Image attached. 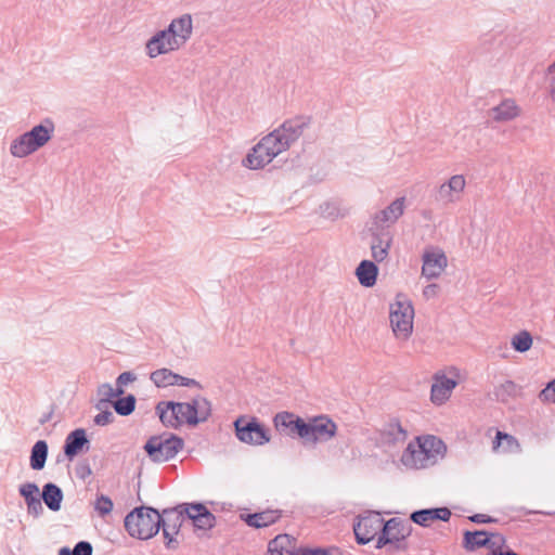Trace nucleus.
Segmentation results:
<instances>
[{"label": "nucleus", "mask_w": 555, "mask_h": 555, "mask_svg": "<svg viewBox=\"0 0 555 555\" xmlns=\"http://www.w3.org/2000/svg\"><path fill=\"white\" fill-rule=\"evenodd\" d=\"M466 188V179L463 175H454L437 189V199L444 205L455 204L462 199Z\"/></svg>", "instance_id": "13"}, {"label": "nucleus", "mask_w": 555, "mask_h": 555, "mask_svg": "<svg viewBox=\"0 0 555 555\" xmlns=\"http://www.w3.org/2000/svg\"><path fill=\"white\" fill-rule=\"evenodd\" d=\"M135 375L131 372H124L121 373L117 379H116V385L117 386H125L129 383H132L135 380Z\"/></svg>", "instance_id": "47"}, {"label": "nucleus", "mask_w": 555, "mask_h": 555, "mask_svg": "<svg viewBox=\"0 0 555 555\" xmlns=\"http://www.w3.org/2000/svg\"><path fill=\"white\" fill-rule=\"evenodd\" d=\"M307 434L305 443H323L327 442L336 436L337 425L326 415H319L306 421Z\"/></svg>", "instance_id": "10"}, {"label": "nucleus", "mask_w": 555, "mask_h": 555, "mask_svg": "<svg viewBox=\"0 0 555 555\" xmlns=\"http://www.w3.org/2000/svg\"><path fill=\"white\" fill-rule=\"evenodd\" d=\"M38 151L34 144L28 140V137L23 133L15 138L10 145V153L17 158H24Z\"/></svg>", "instance_id": "33"}, {"label": "nucleus", "mask_w": 555, "mask_h": 555, "mask_svg": "<svg viewBox=\"0 0 555 555\" xmlns=\"http://www.w3.org/2000/svg\"><path fill=\"white\" fill-rule=\"evenodd\" d=\"M521 113L514 99H504L488 111V116L495 122H508L516 119Z\"/></svg>", "instance_id": "17"}, {"label": "nucleus", "mask_w": 555, "mask_h": 555, "mask_svg": "<svg viewBox=\"0 0 555 555\" xmlns=\"http://www.w3.org/2000/svg\"><path fill=\"white\" fill-rule=\"evenodd\" d=\"M113 501L104 494L99 495L94 502V509L102 517L108 515L113 511Z\"/></svg>", "instance_id": "40"}, {"label": "nucleus", "mask_w": 555, "mask_h": 555, "mask_svg": "<svg viewBox=\"0 0 555 555\" xmlns=\"http://www.w3.org/2000/svg\"><path fill=\"white\" fill-rule=\"evenodd\" d=\"M385 521L379 513H369L361 516L358 522L353 526L357 542L366 544L371 542L377 534L383 531Z\"/></svg>", "instance_id": "11"}, {"label": "nucleus", "mask_w": 555, "mask_h": 555, "mask_svg": "<svg viewBox=\"0 0 555 555\" xmlns=\"http://www.w3.org/2000/svg\"><path fill=\"white\" fill-rule=\"evenodd\" d=\"M539 399L543 402H555V379L540 391Z\"/></svg>", "instance_id": "44"}, {"label": "nucleus", "mask_w": 555, "mask_h": 555, "mask_svg": "<svg viewBox=\"0 0 555 555\" xmlns=\"http://www.w3.org/2000/svg\"><path fill=\"white\" fill-rule=\"evenodd\" d=\"M422 276L427 280L438 279L448 266L444 251L438 247H428L422 256Z\"/></svg>", "instance_id": "12"}, {"label": "nucleus", "mask_w": 555, "mask_h": 555, "mask_svg": "<svg viewBox=\"0 0 555 555\" xmlns=\"http://www.w3.org/2000/svg\"><path fill=\"white\" fill-rule=\"evenodd\" d=\"M304 125L287 120L264 135L246 155L243 165L256 170L270 164L274 157L287 151L302 134Z\"/></svg>", "instance_id": "1"}, {"label": "nucleus", "mask_w": 555, "mask_h": 555, "mask_svg": "<svg viewBox=\"0 0 555 555\" xmlns=\"http://www.w3.org/2000/svg\"><path fill=\"white\" fill-rule=\"evenodd\" d=\"M392 243V237L389 233H376L373 235L371 242L372 257L376 262L384 261L388 255Z\"/></svg>", "instance_id": "27"}, {"label": "nucleus", "mask_w": 555, "mask_h": 555, "mask_svg": "<svg viewBox=\"0 0 555 555\" xmlns=\"http://www.w3.org/2000/svg\"><path fill=\"white\" fill-rule=\"evenodd\" d=\"M114 398H117L121 395H124L122 386H117L116 388H113Z\"/></svg>", "instance_id": "53"}, {"label": "nucleus", "mask_w": 555, "mask_h": 555, "mask_svg": "<svg viewBox=\"0 0 555 555\" xmlns=\"http://www.w3.org/2000/svg\"><path fill=\"white\" fill-rule=\"evenodd\" d=\"M378 274L377 266L370 260H362L356 269V276L364 287H372L376 284Z\"/></svg>", "instance_id": "29"}, {"label": "nucleus", "mask_w": 555, "mask_h": 555, "mask_svg": "<svg viewBox=\"0 0 555 555\" xmlns=\"http://www.w3.org/2000/svg\"><path fill=\"white\" fill-rule=\"evenodd\" d=\"M101 412L94 416V424L98 426H106L113 423L115 416L112 411L107 408L100 410Z\"/></svg>", "instance_id": "43"}, {"label": "nucleus", "mask_w": 555, "mask_h": 555, "mask_svg": "<svg viewBox=\"0 0 555 555\" xmlns=\"http://www.w3.org/2000/svg\"><path fill=\"white\" fill-rule=\"evenodd\" d=\"M281 517V512L278 509H267L263 512L247 514L242 516L244 521L254 528H264L268 527L275 521H278Z\"/></svg>", "instance_id": "28"}, {"label": "nucleus", "mask_w": 555, "mask_h": 555, "mask_svg": "<svg viewBox=\"0 0 555 555\" xmlns=\"http://www.w3.org/2000/svg\"><path fill=\"white\" fill-rule=\"evenodd\" d=\"M439 293V286L437 284H429L424 287L423 295L425 298L430 299L437 297Z\"/></svg>", "instance_id": "49"}, {"label": "nucleus", "mask_w": 555, "mask_h": 555, "mask_svg": "<svg viewBox=\"0 0 555 555\" xmlns=\"http://www.w3.org/2000/svg\"><path fill=\"white\" fill-rule=\"evenodd\" d=\"M77 476L81 479H85L86 477L90 476L91 475V468L89 467L88 464H83V465H79L77 467Z\"/></svg>", "instance_id": "52"}, {"label": "nucleus", "mask_w": 555, "mask_h": 555, "mask_svg": "<svg viewBox=\"0 0 555 555\" xmlns=\"http://www.w3.org/2000/svg\"><path fill=\"white\" fill-rule=\"evenodd\" d=\"M188 519L199 529H210L215 526V516L201 503L189 504L184 508Z\"/></svg>", "instance_id": "21"}, {"label": "nucleus", "mask_w": 555, "mask_h": 555, "mask_svg": "<svg viewBox=\"0 0 555 555\" xmlns=\"http://www.w3.org/2000/svg\"><path fill=\"white\" fill-rule=\"evenodd\" d=\"M412 527L408 521L399 518H391L385 521L382 533L377 538L376 547L382 548L389 545V551H405V539L411 534Z\"/></svg>", "instance_id": "6"}, {"label": "nucleus", "mask_w": 555, "mask_h": 555, "mask_svg": "<svg viewBox=\"0 0 555 555\" xmlns=\"http://www.w3.org/2000/svg\"><path fill=\"white\" fill-rule=\"evenodd\" d=\"M165 30L169 34L172 40L179 44V48L181 49L192 36V16L190 14H183L177 18H173Z\"/></svg>", "instance_id": "16"}, {"label": "nucleus", "mask_w": 555, "mask_h": 555, "mask_svg": "<svg viewBox=\"0 0 555 555\" xmlns=\"http://www.w3.org/2000/svg\"><path fill=\"white\" fill-rule=\"evenodd\" d=\"M48 456V444L44 440L37 441L30 454V467L35 470H40L44 467Z\"/></svg>", "instance_id": "34"}, {"label": "nucleus", "mask_w": 555, "mask_h": 555, "mask_svg": "<svg viewBox=\"0 0 555 555\" xmlns=\"http://www.w3.org/2000/svg\"><path fill=\"white\" fill-rule=\"evenodd\" d=\"M235 434L240 441L254 446H262L270 441L268 430L255 417L248 420L240 416L234 422Z\"/></svg>", "instance_id": "8"}, {"label": "nucleus", "mask_w": 555, "mask_h": 555, "mask_svg": "<svg viewBox=\"0 0 555 555\" xmlns=\"http://www.w3.org/2000/svg\"><path fill=\"white\" fill-rule=\"evenodd\" d=\"M533 344L531 334L528 331H520L515 334L511 339L512 347L518 352L528 351Z\"/></svg>", "instance_id": "36"}, {"label": "nucleus", "mask_w": 555, "mask_h": 555, "mask_svg": "<svg viewBox=\"0 0 555 555\" xmlns=\"http://www.w3.org/2000/svg\"><path fill=\"white\" fill-rule=\"evenodd\" d=\"M96 395L99 397V401L95 404L98 410L107 408L108 403H113L112 400L114 399V393L113 386L111 384L105 383L100 385L98 387Z\"/></svg>", "instance_id": "39"}, {"label": "nucleus", "mask_w": 555, "mask_h": 555, "mask_svg": "<svg viewBox=\"0 0 555 555\" xmlns=\"http://www.w3.org/2000/svg\"><path fill=\"white\" fill-rule=\"evenodd\" d=\"M115 411L122 416H127L134 411L135 398L133 395H128L125 398H119L113 402Z\"/></svg>", "instance_id": "38"}, {"label": "nucleus", "mask_w": 555, "mask_h": 555, "mask_svg": "<svg viewBox=\"0 0 555 555\" xmlns=\"http://www.w3.org/2000/svg\"><path fill=\"white\" fill-rule=\"evenodd\" d=\"M469 520L476 524H490L494 522L495 519L486 514H475L469 517Z\"/></svg>", "instance_id": "50"}, {"label": "nucleus", "mask_w": 555, "mask_h": 555, "mask_svg": "<svg viewBox=\"0 0 555 555\" xmlns=\"http://www.w3.org/2000/svg\"><path fill=\"white\" fill-rule=\"evenodd\" d=\"M414 308L404 295H397L389 307V321L393 335L399 340H408L413 332Z\"/></svg>", "instance_id": "4"}, {"label": "nucleus", "mask_w": 555, "mask_h": 555, "mask_svg": "<svg viewBox=\"0 0 555 555\" xmlns=\"http://www.w3.org/2000/svg\"><path fill=\"white\" fill-rule=\"evenodd\" d=\"M488 555H503V552H492V551H491V553H490V554H488Z\"/></svg>", "instance_id": "55"}, {"label": "nucleus", "mask_w": 555, "mask_h": 555, "mask_svg": "<svg viewBox=\"0 0 555 555\" xmlns=\"http://www.w3.org/2000/svg\"><path fill=\"white\" fill-rule=\"evenodd\" d=\"M488 533L485 530L465 531L463 539V547L466 551L473 552L480 547H487Z\"/></svg>", "instance_id": "32"}, {"label": "nucleus", "mask_w": 555, "mask_h": 555, "mask_svg": "<svg viewBox=\"0 0 555 555\" xmlns=\"http://www.w3.org/2000/svg\"><path fill=\"white\" fill-rule=\"evenodd\" d=\"M545 86L548 96L555 102V61L545 70Z\"/></svg>", "instance_id": "41"}, {"label": "nucleus", "mask_w": 555, "mask_h": 555, "mask_svg": "<svg viewBox=\"0 0 555 555\" xmlns=\"http://www.w3.org/2000/svg\"><path fill=\"white\" fill-rule=\"evenodd\" d=\"M503 439L507 440L508 442H513L515 440L513 436H511L508 434H504L502 431H498L496 436H495V440L493 441V449L494 450H496L500 447L501 441Z\"/></svg>", "instance_id": "51"}, {"label": "nucleus", "mask_w": 555, "mask_h": 555, "mask_svg": "<svg viewBox=\"0 0 555 555\" xmlns=\"http://www.w3.org/2000/svg\"><path fill=\"white\" fill-rule=\"evenodd\" d=\"M447 447L435 436L416 437L409 442L401 455V463L408 468H426L444 456Z\"/></svg>", "instance_id": "2"}, {"label": "nucleus", "mask_w": 555, "mask_h": 555, "mask_svg": "<svg viewBox=\"0 0 555 555\" xmlns=\"http://www.w3.org/2000/svg\"><path fill=\"white\" fill-rule=\"evenodd\" d=\"M85 446H89L86 430L82 428L75 429L66 437L64 453L69 460H72L82 450Z\"/></svg>", "instance_id": "26"}, {"label": "nucleus", "mask_w": 555, "mask_h": 555, "mask_svg": "<svg viewBox=\"0 0 555 555\" xmlns=\"http://www.w3.org/2000/svg\"><path fill=\"white\" fill-rule=\"evenodd\" d=\"M451 517V512L447 507L427 508L415 511L411 514L410 518L413 522L428 527L434 520L448 521Z\"/></svg>", "instance_id": "23"}, {"label": "nucleus", "mask_w": 555, "mask_h": 555, "mask_svg": "<svg viewBox=\"0 0 555 555\" xmlns=\"http://www.w3.org/2000/svg\"><path fill=\"white\" fill-rule=\"evenodd\" d=\"M125 528L132 538L151 539L159 531V512L153 507H135L126 516Z\"/></svg>", "instance_id": "3"}, {"label": "nucleus", "mask_w": 555, "mask_h": 555, "mask_svg": "<svg viewBox=\"0 0 555 555\" xmlns=\"http://www.w3.org/2000/svg\"><path fill=\"white\" fill-rule=\"evenodd\" d=\"M179 49V44L172 40L165 29L156 31L145 42V53L150 59H156L159 55L169 54Z\"/></svg>", "instance_id": "14"}, {"label": "nucleus", "mask_w": 555, "mask_h": 555, "mask_svg": "<svg viewBox=\"0 0 555 555\" xmlns=\"http://www.w3.org/2000/svg\"><path fill=\"white\" fill-rule=\"evenodd\" d=\"M156 410L159 413V418L164 425L173 428L181 425L176 402H159Z\"/></svg>", "instance_id": "30"}, {"label": "nucleus", "mask_w": 555, "mask_h": 555, "mask_svg": "<svg viewBox=\"0 0 555 555\" xmlns=\"http://www.w3.org/2000/svg\"><path fill=\"white\" fill-rule=\"evenodd\" d=\"M53 131V122L50 119H46L43 124L35 126L31 130L25 132V134L34 146L39 150L51 140Z\"/></svg>", "instance_id": "25"}, {"label": "nucleus", "mask_w": 555, "mask_h": 555, "mask_svg": "<svg viewBox=\"0 0 555 555\" xmlns=\"http://www.w3.org/2000/svg\"><path fill=\"white\" fill-rule=\"evenodd\" d=\"M20 494L25 499L29 514L38 517L43 512L39 488L36 483L27 482L20 487Z\"/></svg>", "instance_id": "24"}, {"label": "nucleus", "mask_w": 555, "mask_h": 555, "mask_svg": "<svg viewBox=\"0 0 555 555\" xmlns=\"http://www.w3.org/2000/svg\"><path fill=\"white\" fill-rule=\"evenodd\" d=\"M268 555H300V548L289 534H279L269 542Z\"/></svg>", "instance_id": "22"}, {"label": "nucleus", "mask_w": 555, "mask_h": 555, "mask_svg": "<svg viewBox=\"0 0 555 555\" xmlns=\"http://www.w3.org/2000/svg\"><path fill=\"white\" fill-rule=\"evenodd\" d=\"M151 380L157 387L173 386L177 383V374L169 369H159L152 372Z\"/></svg>", "instance_id": "35"}, {"label": "nucleus", "mask_w": 555, "mask_h": 555, "mask_svg": "<svg viewBox=\"0 0 555 555\" xmlns=\"http://www.w3.org/2000/svg\"><path fill=\"white\" fill-rule=\"evenodd\" d=\"M406 438V430L397 421L389 422L379 431V441L385 447L402 446Z\"/></svg>", "instance_id": "20"}, {"label": "nucleus", "mask_w": 555, "mask_h": 555, "mask_svg": "<svg viewBox=\"0 0 555 555\" xmlns=\"http://www.w3.org/2000/svg\"><path fill=\"white\" fill-rule=\"evenodd\" d=\"M183 440L175 435H162L151 437L144 450L154 462L171 460L183 448Z\"/></svg>", "instance_id": "7"}, {"label": "nucleus", "mask_w": 555, "mask_h": 555, "mask_svg": "<svg viewBox=\"0 0 555 555\" xmlns=\"http://www.w3.org/2000/svg\"><path fill=\"white\" fill-rule=\"evenodd\" d=\"M517 390L518 387L514 382L506 380L495 388L494 396L496 400L501 402H506L509 398L516 396Z\"/></svg>", "instance_id": "37"}, {"label": "nucleus", "mask_w": 555, "mask_h": 555, "mask_svg": "<svg viewBox=\"0 0 555 555\" xmlns=\"http://www.w3.org/2000/svg\"><path fill=\"white\" fill-rule=\"evenodd\" d=\"M488 541L489 542L487 548H489L492 552H504L503 548L505 546L506 540L501 533L489 532Z\"/></svg>", "instance_id": "42"}, {"label": "nucleus", "mask_w": 555, "mask_h": 555, "mask_svg": "<svg viewBox=\"0 0 555 555\" xmlns=\"http://www.w3.org/2000/svg\"><path fill=\"white\" fill-rule=\"evenodd\" d=\"M404 209L405 197H398L386 208L375 214L374 224L378 228L384 224H393L403 215Z\"/></svg>", "instance_id": "19"}, {"label": "nucleus", "mask_w": 555, "mask_h": 555, "mask_svg": "<svg viewBox=\"0 0 555 555\" xmlns=\"http://www.w3.org/2000/svg\"><path fill=\"white\" fill-rule=\"evenodd\" d=\"M180 424L194 426L205 422L211 414V404L204 397H196L191 402H177Z\"/></svg>", "instance_id": "9"}, {"label": "nucleus", "mask_w": 555, "mask_h": 555, "mask_svg": "<svg viewBox=\"0 0 555 555\" xmlns=\"http://www.w3.org/2000/svg\"><path fill=\"white\" fill-rule=\"evenodd\" d=\"M176 385H179V386H185V387H198L201 388V384L193 379V378H188V377H184V376H181L179 374H177V383Z\"/></svg>", "instance_id": "48"}, {"label": "nucleus", "mask_w": 555, "mask_h": 555, "mask_svg": "<svg viewBox=\"0 0 555 555\" xmlns=\"http://www.w3.org/2000/svg\"><path fill=\"white\" fill-rule=\"evenodd\" d=\"M275 428L291 437H299L305 439L307 434L306 421L289 412L278 413L274 417Z\"/></svg>", "instance_id": "15"}, {"label": "nucleus", "mask_w": 555, "mask_h": 555, "mask_svg": "<svg viewBox=\"0 0 555 555\" xmlns=\"http://www.w3.org/2000/svg\"><path fill=\"white\" fill-rule=\"evenodd\" d=\"M300 555H339L337 548H300Z\"/></svg>", "instance_id": "45"}, {"label": "nucleus", "mask_w": 555, "mask_h": 555, "mask_svg": "<svg viewBox=\"0 0 555 555\" xmlns=\"http://www.w3.org/2000/svg\"><path fill=\"white\" fill-rule=\"evenodd\" d=\"M188 505L182 504L172 508H165L159 513V529H163L167 548L176 550L180 544L179 533L184 520L188 518L184 511Z\"/></svg>", "instance_id": "5"}, {"label": "nucleus", "mask_w": 555, "mask_h": 555, "mask_svg": "<svg viewBox=\"0 0 555 555\" xmlns=\"http://www.w3.org/2000/svg\"><path fill=\"white\" fill-rule=\"evenodd\" d=\"M456 385L457 382L455 379L449 378L446 375L437 374L430 390V399L433 403L437 405L443 404L450 398Z\"/></svg>", "instance_id": "18"}, {"label": "nucleus", "mask_w": 555, "mask_h": 555, "mask_svg": "<svg viewBox=\"0 0 555 555\" xmlns=\"http://www.w3.org/2000/svg\"><path fill=\"white\" fill-rule=\"evenodd\" d=\"M92 545L89 543V542H86V541H80L78 542L72 554L73 555H92Z\"/></svg>", "instance_id": "46"}, {"label": "nucleus", "mask_w": 555, "mask_h": 555, "mask_svg": "<svg viewBox=\"0 0 555 555\" xmlns=\"http://www.w3.org/2000/svg\"><path fill=\"white\" fill-rule=\"evenodd\" d=\"M59 555H73V554L68 548L63 547L60 550Z\"/></svg>", "instance_id": "54"}, {"label": "nucleus", "mask_w": 555, "mask_h": 555, "mask_svg": "<svg viewBox=\"0 0 555 555\" xmlns=\"http://www.w3.org/2000/svg\"><path fill=\"white\" fill-rule=\"evenodd\" d=\"M42 500L46 505L53 512H57L61 508L63 500V492L60 487L54 483H47L43 486Z\"/></svg>", "instance_id": "31"}]
</instances>
